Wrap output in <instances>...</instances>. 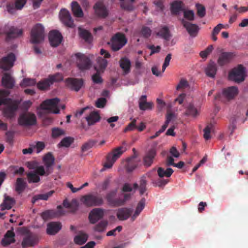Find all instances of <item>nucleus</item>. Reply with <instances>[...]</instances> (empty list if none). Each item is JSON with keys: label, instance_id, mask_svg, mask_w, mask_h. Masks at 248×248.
<instances>
[{"label": "nucleus", "instance_id": "obj_10", "mask_svg": "<svg viewBox=\"0 0 248 248\" xmlns=\"http://www.w3.org/2000/svg\"><path fill=\"white\" fill-rule=\"evenodd\" d=\"M18 123L22 126H31L36 123V117L34 114L26 112L21 114L18 119Z\"/></svg>", "mask_w": 248, "mask_h": 248}, {"label": "nucleus", "instance_id": "obj_47", "mask_svg": "<svg viewBox=\"0 0 248 248\" xmlns=\"http://www.w3.org/2000/svg\"><path fill=\"white\" fill-rule=\"evenodd\" d=\"M51 85H52V82L50 81L49 78H48L39 82L37 84V86L39 89L44 90L48 88Z\"/></svg>", "mask_w": 248, "mask_h": 248}, {"label": "nucleus", "instance_id": "obj_15", "mask_svg": "<svg viewBox=\"0 0 248 248\" xmlns=\"http://www.w3.org/2000/svg\"><path fill=\"white\" fill-rule=\"evenodd\" d=\"M48 38L51 46L56 47L61 44L62 36L59 31L54 30L50 31Z\"/></svg>", "mask_w": 248, "mask_h": 248}, {"label": "nucleus", "instance_id": "obj_2", "mask_svg": "<svg viewBox=\"0 0 248 248\" xmlns=\"http://www.w3.org/2000/svg\"><path fill=\"white\" fill-rule=\"evenodd\" d=\"M127 40L124 34L118 32L110 39L108 44L109 45L111 50L117 51L120 50L127 43Z\"/></svg>", "mask_w": 248, "mask_h": 248}, {"label": "nucleus", "instance_id": "obj_36", "mask_svg": "<svg viewBox=\"0 0 248 248\" xmlns=\"http://www.w3.org/2000/svg\"><path fill=\"white\" fill-rule=\"evenodd\" d=\"M79 35L80 38L85 40L86 42L90 43L92 40V35L91 33L87 30L79 27L78 29Z\"/></svg>", "mask_w": 248, "mask_h": 248}, {"label": "nucleus", "instance_id": "obj_7", "mask_svg": "<svg viewBox=\"0 0 248 248\" xmlns=\"http://www.w3.org/2000/svg\"><path fill=\"white\" fill-rule=\"evenodd\" d=\"M3 33L5 35L6 40L9 41L21 36L23 35V31L22 29H19L15 26L6 25L3 28Z\"/></svg>", "mask_w": 248, "mask_h": 248}, {"label": "nucleus", "instance_id": "obj_53", "mask_svg": "<svg viewBox=\"0 0 248 248\" xmlns=\"http://www.w3.org/2000/svg\"><path fill=\"white\" fill-rule=\"evenodd\" d=\"M55 216V212L52 210H46L41 214V217L44 220L52 218Z\"/></svg>", "mask_w": 248, "mask_h": 248}, {"label": "nucleus", "instance_id": "obj_43", "mask_svg": "<svg viewBox=\"0 0 248 248\" xmlns=\"http://www.w3.org/2000/svg\"><path fill=\"white\" fill-rule=\"evenodd\" d=\"M55 158L51 153H48L43 158V161L46 168L48 169L52 166L54 163Z\"/></svg>", "mask_w": 248, "mask_h": 248}, {"label": "nucleus", "instance_id": "obj_23", "mask_svg": "<svg viewBox=\"0 0 248 248\" xmlns=\"http://www.w3.org/2000/svg\"><path fill=\"white\" fill-rule=\"evenodd\" d=\"M15 234L12 230L8 231L1 241V245L5 247L14 243L15 242Z\"/></svg>", "mask_w": 248, "mask_h": 248}, {"label": "nucleus", "instance_id": "obj_55", "mask_svg": "<svg viewBox=\"0 0 248 248\" xmlns=\"http://www.w3.org/2000/svg\"><path fill=\"white\" fill-rule=\"evenodd\" d=\"M36 84V81L34 79L31 78H24L20 83L21 86L27 87L34 86Z\"/></svg>", "mask_w": 248, "mask_h": 248}, {"label": "nucleus", "instance_id": "obj_24", "mask_svg": "<svg viewBox=\"0 0 248 248\" xmlns=\"http://www.w3.org/2000/svg\"><path fill=\"white\" fill-rule=\"evenodd\" d=\"M62 228L61 224L57 222H51L47 226L46 232L48 234L53 235L57 233Z\"/></svg>", "mask_w": 248, "mask_h": 248}, {"label": "nucleus", "instance_id": "obj_19", "mask_svg": "<svg viewBox=\"0 0 248 248\" xmlns=\"http://www.w3.org/2000/svg\"><path fill=\"white\" fill-rule=\"evenodd\" d=\"M38 241V238L36 235L30 233L26 236L22 242L23 248L34 246Z\"/></svg>", "mask_w": 248, "mask_h": 248}, {"label": "nucleus", "instance_id": "obj_5", "mask_svg": "<svg viewBox=\"0 0 248 248\" xmlns=\"http://www.w3.org/2000/svg\"><path fill=\"white\" fill-rule=\"evenodd\" d=\"M246 77V68L242 65H239L232 69L229 73V80L236 83H241L244 81Z\"/></svg>", "mask_w": 248, "mask_h": 248}, {"label": "nucleus", "instance_id": "obj_39", "mask_svg": "<svg viewBox=\"0 0 248 248\" xmlns=\"http://www.w3.org/2000/svg\"><path fill=\"white\" fill-rule=\"evenodd\" d=\"M54 192V191L53 190H51L45 194L36 195L33 197L32 199V203H34L37 201L39 200L46 201L48 200L49 197L52 195Z\"/></svg>", "mask_w": 248, "mask_h": 248}, {"label": "nucleus", "instance_id": "obj_16", "mask_svg": "<svg viewBox=\"0 0 248 248\" xmlns=\"http://www.w3.org/2000/svg\"><path fill=\"white\" fill-rule=\"evenodd\" d=\"M66 83L72 90L78 92L83 85V80L81 78H68L66 79Z\"/></svg>", "mask_w": 248, "mask_h": 248}, {"label": "nucleus", "instance_id": "obj_27", "mask_svg": "<svg viewBox=\"0 0 248 248\" xmlns=\"http://www.w3.org/2000/svg\"><path fill=\"white\" fill-rule=\"evenodd\" d=\"M184 4L181 1L175 0L170 5V11L171 14L174 15H178L180 12L183 10Z\"/></svg>", "mask_w": 248, "mask_h": 248}, {"label": "nucleus", "instance_id": "obj_1", "mask_svg": "<svg viewBox=\"0 0 248 248\" xmlns=\"http://www.w3.org/2000/svg\"><path fill=\"white\" fill-rule=\"evenodd\" d=\"M117 189H114L110 191L106 195L108 204L113 207H118L124 205L126 202L129 200L131 197L130 193H124L123 195L124 198H116Z\"/></svg>", "mask_w": 248, "mask_h": 248}, {"label": "nucleus", "instance_id": "obj_57", "mask_svg": "<svg viewBox=\"0 0 248 248\" xmlns=\"http://www.w3.org/2000/svg\"><path fill=\"white\" fill-rule=\"evenodd\" d=\"M50 81L52 82V84L54 82H58L61 81L63 79V76L62 74L59 73H56L53 75H50L48 77Z\"/></svg>", "mask_w": 248, "mask_h": 248}, {"label": "nucleus", "instance_id": "obj_46", "mask_svg": "<svg viewBox=\"0 0 248 248\" xmlns=\"http://www.w3.org/2000/svg\"><path fill=\"white\" fill-rule=\"evenodd\" d=\"M135 0H130L128 1H122L121 2V7L122 9L127 11H132L134 9V6L133 3Z\"/></svg>", "mask_w": 248, "mask_h": 248}, {"label": "nucleus", "instance_id": "obj_30", "mask_svg": "<svg viewBox=\"0 0 248 248\" xmlns=\"http://www.w3.org/2000/svg\"><path fill=\"white\" fill-rule=\"evenodd\" d=\"M126 150L125 148L120 146L114 149L111 153L108 154L109 157H111L114 161H116Z\"/></svg>", "mask_w": 248, "mask_h": 248}, {"label": "nucleus", "instance_id": "obj_49", "mask_svg": "<svg viewBox=\"0 0 248 248\" xmlns=\"http://www.w3.org/2000/svg\"><path fill=\"white\" fill-rule=\"evenodd\" d=\"M28 181L29 183H37L40 181V178L39 175L34 171L29 172L27 175Z\"/></svg>", "mask_w": 248, "mask_h": 248}, {"label": "nucleus", "instance_id": "obj_11", "mask_svg": "<svg viewBox=\"0 0 248 248\" xmlns=\"http://www.w3.org/2000/svg\"><path fill=\"white\" fill-rule=\"evenodd\" d=\"M77 58V64L78 68L81 70L89 69L92 65L90 58L85 54L78 53L75 54Z\"/></svg>", "mask_w": 248, "mask_h": 248}, {"label": "nucleus", "instance_id": "obj_31", "mask_svg": "<svg viewBox=\"0 0 248 248\" xmlns=\"http://www.w3.org/2000/svg\"><path fill=\"white\" fill-rule=\"evenodd\" d=\"M108 221L102 220L96 224L93 228V230L97 232H105L108 226Z\"/></svg>", "mask_w": 248, "mask_h": 248}, {"label": "nucleus", "instance_id": "obj_48", "mask_svg": "<svg viewBox=\"0 0 248 248\" xmlns=\"http://www.w3.org/2000/svg\"><path fill=\"white\" fill-rule=\"evenodd\" d=\"M225 26L222 24L219 23L217 24L213 29L212 34H211V37L212 40L214 41H216L217 39V35L219 33L220 30L224 28Z\"/></svg>", "mask_w": 248, "mask_h": 248}, {"label": "nucleus", "instance_id": "obj_14", "mask_svg": "<svg viewBox=\"0 0 248 248\" xmlns=\"http://www.w3.org/2000/svg\"><path fill=\"white\" fill-rule=\"evenodd\" d=\"M104 210L101 208H94L89 213V219L91 224H95L99 220L103 217Z\"/></svg>", "mask_w": 248, "mask_h": 248}, {"label": "nucleus", "instance_id": "obj_6", "mask_svg": "<svg viewBox=\"0 0 248 248\" xmlns=\"http://www.w3.org/2000/svg\"><path fill=\"white\" fill-rule=\"evenodd\" d=\"M60 101V100L57 97L47 99L42 103L40 105L41 108L55 114H58L60 112V109L58 105Z\"/></svg>", "mask_w": 248, "mask_h": 248}, {"label": "nucleus", "instance_id": "obj_59", "mask_svg": "<svg viewBox=\"0 0 248 248\" xmlns=\"http://www.w3.org/2000/svg\"><path fill=\"white\" fill-rule=\"evenodd\" d=\"M184 16L189 21H193L194 19V12L192 10L185 11L184 12Z\"/></svg>", "mask_w": 248, "mask_h": 248}, {"label": "nucleus", "instance_id": "obj_42", "mask_svg": "<svg viewBox=\"0 0 248 248\" xmlns=\"http://www.w3.org/2000/svg\"><path fill=\"white\" fill-rule=\"evenodd\" d=\"M173 171V170L170 168H168L165 170L163 168L159 167L157 170L158 175L160 178L163 177H170L172 175Z\"/></svg>", "mask_w": 248, "mask_h": 248}, {"label": "nucleus", "instance_id": "obj_62", "mask_svg": "<svg viewBox=\"0 0 248 248\" xmlns=\"http://www.w3.org/2000/svg\"><path fill=\"white\" fill-rule=\"evenodd\" d=\"M115 161H114L111 157H109V155H108L107 156L106 162L104 165V167L107 169L111 168Z\"/></svg>", "mask_w": 248, "mask_h": 248}, {"label": "nucleus", "instance_id": "obj_60", "mask_svg": "<svg viewBox=\"0 0 248 248\" xmlns=\"http://www.w3.org/2000/svg\"><path fill=\"white\" fill-rule=\"evenodd\" d=\"M107 103V100L105 98L101 97L98 99L95 103V106L98 108H103Z\"/></svg>", "mask_w": 248, "mask_h": 248}, {"label": "nucleus", "instance_id": "obj_44", "mask_svg": "<svg viewBox=\"0 0 248 248\" xmlns=\"http://www.w3.org/2000/svg\"><path fill=\"white\" fill-rule=\"evenodd\" d=\"M74 141V138L71 137L64 138L58 144L59 147H69Z\"/></svg>", "mask_w": 248, "mask_h": 248}, {"label": "nucleus", "instance_id": "obj_61", "mask_svg": "<svg viewBox=\"0 0 248 248\" xmlns=\"http://www.w3.org/2000/svg\"><path fill=\"white\" fill-rule=\"evenodd\" d=\"M188 86V83L186 79H181L176 87V89L179 90L182 89H185Z\"/></svg>", "mask_w": 248, "mask_h": 248}, {"label": "nucleus", "instance_id": "obj_25", "mask_svg": "<svg viewBox=\"0 0 248 248\" xmlns=\"http://www.w3.org/2000/svg\"><path fill=\"white\" fill-rule=\"evenodd\" d=\"M156 34L166 41H169L171 37L169 28L166 26H161Z\"/></svg>", "mask_w": 248, "mask_h": 248}, {"label": "nucleus", "instance_id": "obj_54", "mask_svg": "<svg viewBox=\"0 0 248 248\" xmlns=\"http://www.w3.org/2000/svg\"><path fill=\"white\" fill-rule=\"evenodd\" d=\"M97 63L101 70H104L108 65V61L102 57H98L97 59Z\"/></svg>", "mask_w": 248, "mask_h": 248}, {"label": "nucleus", "instance_id": "obj_9", "mask_svg": "<svg viewBox=\"0 0 248 248\" xmlns=\"http://www.w3.org/2000/svg\"><path fill=\"white\" fill-rule=\"evenodd\" d=\"M19 104L20 102L18 100L12 99L11 102L5 104L7 106L3 109L4 116L10 119L14 117Z\"/></svg>", "mask_w": 248, "mask_h": 248}, {"label": "nucleus", "instance_id": "obj_34", "mask_svg": "<svg viewBox=\"0 0 248 248\" xmlns=\"http://www.w3.org/2000/svg\"><path fill=\"white\" fill-rule=\"evenodd\" d=\"M15 201L14 199L9 196H6L4 200L1 205L0 210L3 211L5 209H10L14 205Z\"/></svg>", "mask_w": 248, "mask_h": 248}, {"label": "nucleus", "instance_id": "obj_45", "mask_svg": "<svg viewBox=\"0 0 248 248\" xmlns=\"http://www.w3.org/2000/svg\"><path fill=\"white\" fill-rule=\"evenodd\" d=\"M97 141L94 140H90L87 142H85L81 147V151L82 153H84L92 148H93L95 144L97 143Z\"/></svg>", "mask_w": 248, "mask_h": 248}, {"label": "nucleus", "instance_id": "obj_13", "mask_svg": "<svg viewBox=\"0 0 248 248\" xmlns=\"http://www.w3.org/2000/svg\"><path fill=\"white\" fill-rule=\"evenodd\" d=\"M181 23L191 37H195L197 36L200 30V28L198 25L184 19L181 20Z\"/></svg>", "mask_w": 248, "mask_h": 248}, {"label": "nucleus", "instance_id": "obj_56", "mask_svg": "<svg viewBox=\"0 0 248 248\" xmlns=\"http://www.w3.org/2000/svg\"><path fill=\"white\" fill-rule=\"evenodd\" d=\"M213 125L212 124H208L204 129L203 137L206 140H208L211 138L210 133L211 130L213 128Z\"/></svg>", "mask_w": 248, "mask_h": 248}, {"label": "nucleus", "instance_id": "obj_40", "mask_svg": "<svg viewBox=\"0 0 248 248\" xmlns=\"http://www.w3.org/2000/svg\"><path fill=\"white\" fill-rule=\"evenodd\" d=\"M88 238L87 234L81 232L75 237L74 242L76 244L81 245L87 241Z\"/></svg>", "mask_w": 248, "mask_h": 248}, {"label": "nucleus", "instance_id": "obj_35", "mask_svg": "<svg viewBox=\"0 0 248 248\" xmlns=\"http://www.w3.org/2000/svg\"><path fill=\"white\" fill-rule=\"evenodd\" d=\"M71 8L74 15L78 17H81L83 16V11L77 1H73L71 3Z\"/></svg>", "mask_w": 248, "mask_h": 248}, {"label": "nucleus", "instance_id": "obj_28", "mask_svg": "<svg viewBox=\"0 0 248 248\" xmlns=\"http://www.w3.org/2000/svg\"><path fill=\"white\" fill-rule=\"evenodd\" d=\"M119 63L120 67L123 69L125 74L130 72L131 62L128 58L126 57L122 58L119 61Z\"/></svg>", "mask_w": 248, "mask_h": 248}, {"label": "nucleus", "instance_id": "obj_52", "mask_svg": "<svg viewBox=\"0 0 248 248\" xmlns=\"http://www.w3.org/2000/svg\"><path fill=\"white\" fill-rule=\"evenodd\" d=\"M134 159H135L134 156H132L131 157L128 158L127 159V170L128 171H132L137 166V163L134 162L133 160Z\"/></svg>", "mask_w": 248, "mask_h": 248}, {"label": "nucleus", "instance_id": "obj_58", "mask_svg": "<svg viewBox=\"0 0 248 248\" xmlns=\"http://www.w3.org/2000/svg\"><path fill=\"white\" fill-rule=\"evenodd\" d=\"M140 32L142 36L144 38H148L151 36L152 31L150 28L146 26H143Z\"/></svg>", "mask_w": 248, "mask_h": 248}, {"label": "nucleus", "instance_id": "obj_63", "mask_svg": "<svg viewBox=\"0 0 248 248\" xmlns=\"http://www.w3.org/2000/svg\"><path fill=\"white\" fill-rule=\"evenodd\" d=\"M78 202L76 199H73L70 202V209L72 212H75L78 209Z\"/></svg>", "mask_w": 248, "mask_h": 248}, {"label": "nucleus", "instance_id": "obj_50", "mask_svg": "<svg viewBox=\"0 0 248 248\" xmlns=\"http://www.w3.org/2000/svg\"><path fill=\"white\" fill-rule=\"evenodd\" d=\"M65 134V131L60 128L54 127L52 129V137L54 139L59 138Z\"/></svg>", "mask_w": 248, "mask_h": 248}, {"label": "nucleus", "instance_id": "obj_51", "mask_svg": "<svg viewBox=\"0 0 248 248\" xmlns=\"http://www.w3.org/2000/svg\"><path fill=\"white\" fill-rule=\"evenodd\" d=\"M196 8L197 9V15L200 18L203 17L206 14V10L205 7L200 3L196 4Z\"/></svg>", "mask_w": 248, "mask_h": 248}, {"label": "nucleus", "instance_id": "obj_8", "mask_svg": "<svg viewBox=\"0 0 248 248\" xmlns=\"http://www.w3.org/2000/svg\"><path fill=\"white\" fill-rule=\"evenodd\" d=\"M239 90L236 86H231L222 90V93H218L215 96V99L219 100L221 96L227 100L233 99L238 94Z\"/></svg>", "mask_w": 248, "mask_h": 248}, {"label": "nucleus", "instance_id": "obj_26", "mask_svg": "<svg viewBox=\"0 0 248 248\" xmlns=\"http://www.w3.org/2000/svg\"><path fill=\"white\" fill-rule=\"evenodd\" d=\"M217 66L213 62H210L205 69V72L207 76L214 78L216 75Z\"/></svg>", "mask_w": 248, "mask_h": 248}, {"label": "nucleus", "instance_id": "obj_21", "mask_svg": "<svg viewBox=\"0 0 248 248\" xmlns=\"http://www.w3.org/2000/svg\"><path fill=\"white\" fill-rule=\"evenodd\" d=\"M132 209L128 208H121L118 210L117 217L120 220H125L131 215Z\"/></svg>", "mask_w": 248, "mask_h": 248}, {"label": "nucleus", "instance_id": "obj_29", "mask_svg": "<svg viewBox=\"0 0 248 248\" xmlns=\"http://www.w3.org/2000/svg\"><path fill=\"white\" fill-rule=\"evenodd\" d=\"M155 155V150L154 149L150 150L144 157L143 160L144 165L148 167L150 166Z\"/></svg>", "mask_w": 248, "mask_h": 248}, {"label": "nucleus", "instance_id": "obj_4", "mask_svg": "<svg viewBox=\"0 0 248 248\" xmlns=\"http://www.w3.org/2000/svg\"><path fill=\"white\" fill-rule=\"evenodd\" d=\"M80 201L87 207L100 206L104 203L103 199L101 196L93 194L82 196Z\"/></svg>", "mask_w": 248, "mask_h": 248}, {"label": "nucleus", "instance_id": "obj_38", "mask_svg": "<svg viewBox=\"0 0 248 248\" xmlns=\"http://www.w3.org/2000/svg\"><path fill=\"white\" fill-rule=\"evenodd\" d=\"M145 198H142L141 200L139 202L134 214L131 217V219L133 221H134L136 219V218L140 214V212L144 209L145 207Z\"/></svg>", "mask_w": 248, "mask_h": 248}, {"label": "nucleus", "instance_id": "obj_64", "mask_svg": "<svg viewBox=\"0 0 248 248\" xmlns=\"http://www.w3.org/2000/svg\"><path fill=\"white\" fill-rule=\"evenodd\" d=\"M45 147V145L44 142L38 141L36 145L34 146L33 149H36V153H39L42 151Z\"/></svg>", "mask_w": 248, "mask_h": 248}, {"label": "nucleus", "instance_id": "obj_32", "mask_svg": "<svg viewBox=\"0 0 248 248\" xmlns=\"http://www.w3.org/2000/svg\"><path fill=\"white\" fill-rule=\"evenodd\" d=\"M100 117L98 113L95 111H93L86 117V120L88 122L89 125H93L96 122L99 121Z\"/></svg>", "mask_w": 248, "mask_h": 248}, {"label": "nucleus", "instance_id": "obj_20", "mask_svg": "<svg viewBox=\"0 0 248 248\" xmlns=\"http://www.w3.org/2000/svg\"><path fill=\"white\" fill-rule=\"evenodd\" d=\"M2 85L7 89H13L15 84V80L14 78L8 73H4L2 79Z\"/></svg>", "mask_w": 248, "mask_h": 248}, {"label": "nucleus", "instance_id": "obj_33", "mask_svg": "<svg viewBox=\"0 0 248 248\" xmlns=\"http://www.w3.org/2000/svg\"><path fill=\"white\" fill-rule=\"evenodd\" d=\"M27 186L26 181L22 178H18L15 184V190L19 194L21 193Z\"/></svg>", "mask_w": 248, "mask_h": 248}, {"label": "nucleus", "instance_id": "obj_37", "mask_svg": "<svg viewBox=\"0 0 248 248\" xmlns=\"http://www.w3.org/2000/svg\"><path fill=\"white\" fill-rule=\"evenodd\" d=\"M185 114L195 118L198 115L199 113L197 109L195 107L194 105L190 103L186 108Z\"/></svg>", "mask_w": 248, "mask_h": 248}, {"label": "nucleus", "instance_id": "obj_18", "mask_svg": "<svg viewBox=\"0 0 248 248\" xmlns=\"http://www.w3.org/2000/svg\"><path fill=\"white\" fill-rule=\"evenodd\" d=\"M60 16L61 21L66 26L69 27H73L74 26V21L67 10L65 9L62 10L60 13Z\"/></svg>", "mask_w": 248, "mask_h": 248}, {"label": "nucleus", "instance_id": "obj_22", "mask_svg": "<svg viewBox=\"0 0 248 248\" xmlns=\"http://www.w3.org/2000/svg\"><path fill=\"white\" fill-rule=\"evenodd\" d=\"M234 54L232 52H223L218 57L217 63L220 66H223L229 63L233 57Z\"/></svg>", "mask_w": 248, "mask_h": 248}, {"label": "nucleus", "instance_id": "obj_12", "mask_svg": "<svg viewBox=\"0 0 248 248\" xmlns=\"http://www.w3.org/2000/svg\"><path fill=\"white\" fill-rule=\"evenodd\" d=\"M16 57L14 54L9 53L0 60V68L5 71L8 70L13 66Z\"/></svg>", "mask_w": 248, "mask_h": 248}, {"label": "nucleus", "instance_id": "obj_3", "mask_svg": "<svg viewBox=\"0 0 248 248\" xmlns=\"http://www.w3.org/2000/svg\"><path fill=\"white\" fill-rule=\"evenodd\" d=\"M45 38L44 28L41 24L33 27L31 32L30 41L32 44H37L42 42Z\"/></svg>", "mask_w": 248, "mask_h": 248}, {"label": "nucleus", "instance_id": "obj_17", "mask_svg": "<svg viewBox=\"0 0 248 248\" xmlns=\"http://www.w3.org/2000/svg\"><path fill=\"white\" fill-rule=\"evenodd\" d=\"M95 15L99 17L105 18L108 15V10L105 5L101 2H97L93 6Z\"/></svg>", "mask_w": 248, "mask_h": 248}, {"label": "nucleus", "instance_id": "obj_41", "mask_svg": "<svg viewBox=\"0 0 248 248\" xmlns=\"http://www.w3.org/2000/svg\"><path fill=\"white\" fill-rule=\"evenodd\" d=\"M10 92L5 90H0V106L12 101V99L6 98Z\"/></svg>", "mask_w": 248, "mask_h": 248}]
</instances>
